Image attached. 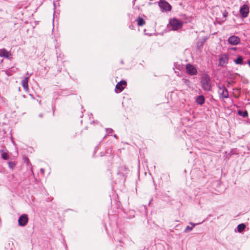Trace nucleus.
Returning <instances> with one entry per match:
<instances>
[{"mask_svg": "<svg viewBox=\"0 0 250 250\" xmlns=\"http://www.w3.org/2000/svg\"><path fill=\"white\" fill-rule=\"evenodd\" d=\"M27 76L23 77L21 82V85L25 91L29 90L28 81L30 76L28 73H27Z\"/></svg>", "mask_w": 250, "mask_h": 250, "instance_id": "11", "label": "nucleus"}, {"mask_svg": "<svg viewBox=\"0 0 250 250\" xmlns=\"http://www.w3.org/2000/svg\"><path fill=\"white\" fill-rule=\"evenodd\" d=\"M158 5L162 11H169L171 10L170 4L165 0H161L158 2Z\"/></svg>", "mask_w": 250, "mask_h": 250, "instance_id": "4", "label": "nucleus"}, {"mask_svg": "<svg viewBox=\"0 0 250 250\" xmlns=\"http://www.w3.org/2000/svg\"><path fill=\"white\" fill-rule=\"evenodd\" d=\"M245 228H246V225L244 224H243V223L240 224L238 225L237 226V231L241 233L243 230H244Z\"/></svg>", "mask_w": 250, "mask_h": 250, "instance_id": "18", "label": "nucleus"}, {"mask_svg": "<svg viewBox=\"0 0 250 250\" xmlns=\"http://www.w3.org/2000/svg\"><path fill=\"white\" fill-rule=\"evenodd\" d=\"M233 50H235L236 49V48H232Z\"/></svg>", "mask_w": 250, "mask_h": 250, "instance_id": "29", "label": "nucleus"}, {"mask_svg": "<svg viewBox=\"0 0 250 250\" xmlns=\"http://www.w3.org/2000/svg\"><path fill=\"white\" fill-rule=\"evenodd\" d=\"M24 162H26L27 164H28V163H29V160L27 157H24Z\"/></svg>", "mask_w": 250, "mask_h": 250, "instance_id": "24", "label": "nucleus"}, {"mask_svg": "<svg viewBox=\"0 0 250 250\" xmlns=\"http://www.w3.org/2000/svg\"><path fill=\"white\" fill-rule=\"evenodd\" d=\"M205 99L203 95H200L197 97L196 102L200 105H202L205 103Z\"/></svg>", "mask_w": 250, "mask_h": 250, "instance_id": "14", "label": "nucleus"}, {"mask_svg": "<svg viewBox=\"0 0 250 250\" xmlns=\"http://www.w3.org/2000/svg\"><path fill=\"white\" fill-rule=\"evenodd\" d=\"M136 21L137 22V25L139 26H142L146 23L145 21L141 17H138L136 19Z\"/></svg>", "mask_w": 250, "mask_h": 250, "instance_id": "15", "label": "nucleus"}, {"mask_svg": "<svg viewBox=\"0 0 250 250\" xmlns=\"http://www.w3.org/2000/svg\"><path fill=\"white\" fill-rule=\"evenodd\" d=\"M201 84L202 88L204 90H211V84L210 83V79L208 75L205 74L201 78Z\"/></svg>", "mask_w": 250, "mask_h": 250, "instance_id": "1", "label": "nucleus"}, {"mask_svg": "<svg viewBox=\"0 0 250 250\" xmlns=\"http://www.w3.org/2000/svg\"><path fill=\"white\" fill-rule=\"evenodd\" d=\"M40 170H41V171L42 173H43V172H44V169H43L41 168Z\"/></svg>", "mask_w": 250, "mask_h": 250, "instance_id": "25", "label": "nucleus"}, {"mask_svg": "<svg viewBox=\"0 0 250 250\" xmlns=\"http://www.w3.org/2000/svg\"><path fill=\"white\" fill-rule=\"evenodd\" d=\"M223 17L224 18H226L228 15V12L226 10H224V11L222 12Z\"/></svg>", "mask_w": 250, "mask_h": 250, "instance_id": "22", "label": "nucleus"}, {"mask_svg": "<svg viewBox=\"0 0 250 250\" xmlns=\"http://www.w3.org/2000/svg\"><path fill=\"white\" fill-rule=\"evenodd\" d=\"M190 224L192 225L191 227L187 226L185 229V232H188L192 230L193 228L195 227V225L194 224H193L192 223H190Z\"/></svg>", "mask_w": 250, "mask_h": 250, "instance_id": "21", "label": "nucleus"}, {"mask_svg": "<svg viewBox=\"0 0 250 250\" xmlns=\"http://www.w3.org/2000/svg\"><path fill=\"white\" fill-rule=\"evenodd\" d=\"M228 41L230 44L233 45H235L239 44L241 41L239 37L234 35L231 36L228 39Z\"/></svg>", "mask_w": 250, "mask_h": 250, "instance_id": "9", "label": "nucleus"}, {"mask_svg": "<svg viewBox=\"0 0 250 250\" xmlns=\"http://www.w3.org/2000/svg\"><path fill=\"white\" fill-rule=\"evenodd\" d=\"M7 163H8L9 167L11 169H13L14 168V167H15V166H16L17 162L16 161H13V162L9 161V162H8Z\"/></svg>", "mask_w": 250, "mask_h": 250, "instance_id": "19", "label": "nucleus"}, {"mask_svg": "<svg viewBox=\"0 0 250 250\" xmlns=\"http://www.w3.org/2000/svg\"><path fill=\"white\" fill-rule=\"evenodd\" d=\"M238 114L239 115L241 116L244 118L247 117L248 116V112L246 110H245L244 111H242L241 110H238Z\"/></svg>", "mask_w": 250, "mask_h": 250, "instance_id": "20", "label": "nucleus"}, {"mask_svg": "<svg viewBox=\"0 0 250 250\" xmlns=\"http://www.w3.org/2000/svg\"><path fill=\"white\" fill-rule=\"evenodd\" d=\"M186 69L187 73L190 75H195L197 73V70L196 67L191 64H187L186 66Z\"/></svg>", "mask_w": 250, "mask_h": 250, "instance_id": "8", "label": "nucleus"}, {"mask_svg": "<svg viewBox=\"0 0 250 250\" xmlns=\"http://www.w3.org/2000/svg\"><path fill=\"white\" fill-rule=\"evenodd\" d=\"M114 136L115 137H116V135L115 134L114 135Z\"/></svg>", "mask_w": 250, "mask_h": 250, "instance_id": "30", "label": "nucleus"}, {"mask_svg": "<svg viewBox=\"0 0 250 250\" xmlns=\"http://www.w3.org/2000/svg\"><path fill=\"white\" fill-rule=\"evenodd\" d=\"M136 1V0H133V5L135 4Z\"/></svg>", "mask_w": 250, "mask_h": 250, "instance_id": "26", "label": "nucleus"}, {"mask_svg": "<svg viewBox=\"0 0 250 250\" xmlns=\"http://www.w3.org/2000/svg\"><path fill=\"white\" fill-rule=\"evenodd\" d=\"M39 116H40V117H42V116H43L42 114H40L39 115Z\"/></svg>", "mask_w": 250, "mask_h": 250, "instance_id": "28", "label": "nucleus"}, {"mask_svg": "<svg viewBox=\"0 0 250 250\" xmlns=\"http://www.w3.org/2000/svg\"><path fill=\"white\" fill-rule=\"evenodd\" d=\"M0 57L11 60L13 59V55L10 51H7L5 48H3L0 49Z\"/></svg>", "mask_w": 250, "mask_h": 250, "instance_id": "5", "label": "nucleus"}, {"mask_svg": "<svg viewBox=\"0 0 250 250\" xmlns=\"http://www.w3.org/2000/svg\"><path fill=\"white\" fill-rule=\"evenodd\" d=\"M28 221V216L26 214H22L19 219V225L21 226H24Z\"/></svg>", "mask_w": 250, "mask_h": 250, "instance_id": "12", "label": "nucleus"}, {"mask_svg": "<svg viewBox=\"0 0 250 250\" xmlns=\"http://www.w3.org/2000/svg\"><path fill=\"white\" fill-rule=\"evenodd\" d=\"M18 71V68H16L15 67H12L10 68L6 69V70H5L4 72L7 76H10L13 75L14 73L17 72Z\"/></svg>", "mask_w": 250, "mask_h": 250, "instance_id": "13", "label": "nucleus"}, {"mask_svg": "<svg viewBox=\"0 0 250 250\" xmlns=\"http://www.w3.org/2000/svg\"><path fill=\"white\" fill-rule=\"evenodd\" d=\"M106 131L108 134H112L113 132V130L112 128H106Z\"/></svg>", "mask_w": 250, "mask_h": 250, "instance_id": "23", "label": "nucleus"}, {"mask_svg": "<svg viewBox=\"0 0 250 250\" xmlns=\"http://www.w3.org/2000/svg\"><path fill=\"white\" fill-rule=\"evenodd\" d=\"M169 25L173 31H177L181 29L183 27V22L177 19L173 18L169 21Z\"/></svg>", "mask_w": 250, "mask_h": 250, "instance_id": "3", "label": "nucleus"}, {"mask_svg": "<svg viewBox=\"0 0 250 250\" xmlns=\"http://www.w3.org/2000/svg\"><path fill=\"white\" fill-rule=\"evenodd\" d=\"M248 63L249 65V66H250V60L248 61Z\"/></svg>", "mask_w": 250, "mask_h": 250, "instance_id": "27", "label": "nucleus"}, {"mask_svg": "<svg viewBox=\"0 0 250 250\" xmlns=\"http://www.w3.org/2000/svg\"><path fill=\"white\" fill-rule=\"evenodd\" d=\"M249 12V8L247 4H244L240 9V13L243 18L247 17Z\"/></svg>", "mask_w": 250, "mask_h": 250, "instance_id": "10", "label": "nucleus"}, {"mask_svg": "<svg viewBox=\"0 0 250 250\" xmlns=\"http://www.w3.org/2000/svg\"><path fill=\"white\" fill-rule=\"evenodd\" d=\"M127 85V83L125 80H121L118 82L115 87V91L116 93L122 92L125 87Z\"/></svg>", "mask_w": 250, "mask_h": 250, "instance_id": "6", "label": "nucleus"}, {"mask_svg": "<svg viewBox=\"0 0 250 250\" xmlns=\"http://www.w3.org/2000/svg\"><path fill=\"white\" fill-rule=\"evenodd\" d=\"M229 62L228 55L227 54H224L220 55L219 58V64L218 65L221 66H224L228 64Z\"/></svg>", "mask_w": 250, "mask_h": 250, "instance_id": "7", "label": "nucleus"}, {"mask_svg": "<svg viewBox=\"0 0 250 250\" xmlns=\"http://www.w3.org/2000/svg\"><path fill=\"white\" fill-rule=\"evenodd\" d=\"M0 153L1 158L5 160L9 159V154L7 152H5L4 150L1 149L0 150Z\"/></svg>", "mask_w": 250, "mask_h": 250, "instance_id": "16", "label": "nucleus"}, {"mask_svg": "<svg viewBox=\"0 0 250 250\" xmlns=\"http://www.w3.org/2000/svg\"><path fill=\"white\" fill-rule=\"evenodd\" d=\"M234 62L237 64L242 65L243 64V58L242 56H239L236 59L234 60Z\"/></svg>", "mask_w": 250, "mask_h": 250, "instance_id": "17", "label": "nucleus"}, {"mask_svg": "<svg viewBox=\"0 0 250 250\" xmlns=\"http://www.w3.org/2000/svg\"><path fill=\"white\" fill-rule=\"evenodd\" d=\"M217 88L220 99L223 100L229 98V94L228 90L224 84H219L217 85Z\"/></svg>", "mask_w": 250, "mask_h": 250, "instance_id": "2", "label": "nucleus"}]
</instances>
